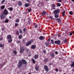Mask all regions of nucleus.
I'll use <instances>...</instances> for the list:
<instances>
[{
	"mask_svg": "<svg viewBox=\"0 0 74 74\" xmlns=\"http://www.w3.org/2000/svg\"><path fill=\"white\" fill-rule=\"evenodd\" d=\"M27 62L26 60H22L19 61L18 63V68H20L21 66H22V65L24 64H27Z\"/></svg>",
	"mask_w": 74,
	"mask_h": 74,
	"instance_id": "1",
	"label": "nucleus"
},
{
	"mask_svg": "<svg viewBox=\"0 0 74 74\" xmlns=\"http://www.w3.org/2000/svg\"><path fill=\"white\" fill-rule=\"evenodd\" d=\"M59 12H60V10L58 9L54 11V15H56L57 14H59Z\"/></svg>",
	"mask_w": 74,
	"mask_h": 74,
	"instance_id": "2",
	"label": "nucleus"
},
{
	"mask_svg": "<svg viewBox=\"0 0 74 74\" xmlns=\"http://www.w3.org/2000/svg\"><path fill=\"white\" fill-rule=\"evenodd\" d=\"M3 14L5 15H7L8 14V11L7 10V9H5L3 11Z\"/></svg>",
	"mask_w": 74,
	"mask_h": 74,
	"instance_id": "3",
	"label": "nucleus"
},
{
	"mask_svg": "<svg viewBox=\"0 0 74 74\" xmlns=\"http://www.w3.org/2000/svg\"><path fill=\"white\" fill-rule=\"evenodd\" d=\"M44 69L46 71H47V72H48V71H49V68H48L47 65L45 66Z\"/></svg>",
	"mask_w": 74,
	"mask_h": 74,
	"instance_id": "4",
	"label": "nucleus"
},
{
	"mask_svg": "<svg viewBox=\"0 0 74 74\" xmlns=\"http://www.w3.org/2000/svg\"><path fill=\"white\" fill-rule=\"evenodd\" d=\"M6 38L7 40H10V39H12V36L10 35H8L7 36Z\"/></svg>",
	"mask_w": 74,
	"mask_h": 74,
	"instance_id": "5",
	"label": "nucleus"
},
{
	"mask_svg": "<svg viewBox=\"0 0 74 74\" xmlns=\"http://www.w3.org/2000/svg\"><path fill=\"white\" fill-rule=\"evenodd\" d=\"M61 41L59 40H58V41H55L54 42V43L56 44H58V45H59L60 44V43Z\"/></svg>",
	"mask_w": 74,
	"mask_h": 74,
	"instance_id": "6",
	"label": "nucleus"
},
{
	"mask_svg": "<svg viewBox=\"0 0 74 74\" xmlns=\"http://www.w3.org/2000/svg\"><path fill=\"white\" fill-rule=\"evenodd\" d=\"M0 17L1 19H4L5 17V15H4L3 13V14L0 16Z\"/></svg>",
	"mask_w": 74,
	"mask_h": 74,
	"instance_id": "7",
	"label": "nucleus"
},
{
	"mask_svg": "<svg viewBox=\"0 0 74 74\" xmlns=\"http://www.w3.org/2000/svg\"><path fill=\"white\" fill-rule=\"evenodd\" d=\"M39 39L40 40H43L45 39V38L42 36H40Z\"/></svg>",
	"mask_w": 74,
	"mask_h": 74,
	"instance_id": "8",
	"label": "nucleus"
},
{
	"mask_svg": "<svg viewBox=\"0 0 74 74\" xmlns=\"http://www.w3.org/2000/svg\"><path fill=\"white\" fill-rule=\"evenodd\" d=\"M30 5V4L29 3H26L24 4L25 7H28Z\"/></svg>",
	"mask_w": 74,
	"mask_h": 74,
	"instance_id": "9",
	"label": "nucleus"
},
{
	"mask_svg": "<svg viewBox=\"0 0 74 74\" xmlns=\"http://www.w3.org/2000/svg\"><path fill=\"white\" fill-rule=\"evenodd\" d=\"M33 42L31 41H29L26 44V46H29V45H30V44H31V43H32V42Z\"/></svg>",
	"mask_w": 74,
	"mask_h": 74,
	"instance_id": "10",
	"label": "nucleus"
},
{
	"mask_svg": "<svg viewBox=\"0 0 74 74\" xmlns=\"http://www.w3.org/2000/svg\"><path fill=\"white\" fill-rule=\"evenodd\" d=\"M23 51H24V48L21 47V48L20 49V53H23Z\"/></svg>",
	"mask_w": 74,
	"mask_h": 74,
	"instance_id": "11",
	"label": "nucleus"
},
{
	"mask_svg": "<svg viewBox=\"0 0 74 74\" xmlns=\"http://www.w3.org/2000/svg\"><path fill=\"white\" fill-rule=\"evenodd\" d=\"M18 5L19 6H21L22 5V2L21 1H19L18 2Z\"/></svg>",
	"mask_w": 74,
	"mask_h": 74,
	"instance_id": "12",
	"label": "nucleus"
},
{
	"mask_svg": "<svg viewBox=\"0 0 74 74\" xmlns=\"http://www.w3.org/2000/svg\"><path fill=\"white\" fill-rule=\"evenodd\" d=\"M38 55L36 54L34 56V58L36 59H38Z\"/></svg>",
	"mask_w": 74,
	"mask_h": 74,
	"instance_id": "13",
	"label": "nucleus"
},
{
	"mask_svg": "<svg viewBox=\"0 0 74 74\" xmlns=\"http://www.w3.org/2000/svg\"><path fill=\"white\" fill-rule=\"evenodd\" d=\"M47 14V12L45 11H43L42 14L41 15L43 16V15H45Z\"/></svg>",
	"mask_w": 74,
	"mask_h": 74,
	"instance_id": "14",
	"label": "nucleus"
},
{
	"mask_svg": "<svg viewBox=\"0 0 74 74\" xmlns=\"http://www.w3.org/2000/svg\"><path fill=\"white\" fill-rule=\"evenodd\" d=\"M36 46L34 45H32L31 47L32 49H34L36 48Z\"/></svg>",
	"mask_w": 74,
	"mask_h": 74,
	"instance_id": "15",
	"label": "nucleus"
},
{
	"mask_svg": "<svg viewBox=\"0 0 74 74\" xmlns=\"http://www.w3.org/2000/svg\"><path fill=\"white\" fill-rule=\"evenodd\" d=\"M35 68L36 71H38L39 70V66H36Z\"/></svg>",
	"mask_w": 74,
	"mask_h": 74,
	"instance_id": "16",
	"label": "nucleus"
},
{
	"mask_svg": "<svg viewBox=\"0 0 74 74\" xmlns=\"http://www.w3.org/2000/svg\"><path fill=\"white\" fill-rule=\"evenodd\" d=\"M48 61V58H45L43 61L44 62H47Z\"/></svg>",
	"mask_w": 74,
	"mask_h": 74,
	"instance_id": "17",
	"label": "nucleus"
},
{
	"mask_svg": "<svg viewBox=\"0 0 74 74\" xmlns=\"http://www.w3.org/2000/svg\"><path fill=\"white\" fill-rule=\"evenodd\" d=\"M72 64L71 65V67H74V61L72 62Z\"/></svg>",
	"mask_w": 74,
	"mask_h": 74,
	"instance_id": "18",
	"label": "nucleus"
},
{
	"mask_svg": "<svg viewBox=\"0 0 74 74\" xmlns=\"http://www.w3.org/2000/svg\"><path fill=\"white\" fill-rule=\"evenodd\" d=\"M49 43L48 42H45V45H46V47H48L49 45Z\"/></svg>",
	"mask_w": 74,
	"mask_h": 74,
	"instance_id": "19",
	"label": "nucleus"
},
{
	"mask_svg": "<svg viewBox=\"0 0 74 74\" xmlns=\"http://www.w3.org/2000/svg\"><path fill=\"white\" fill-rule=\"evenodd\" d=\"M19 39H21L22 38V35L21 34L18 37Z\"/></svg>",
	"mask_w": 74,
	"mask_h": 74,
	"instance_id": "20",
	"label": "nucleus"
},
{
	"mask_svg": "<svg viewBox=\"0 0 74 74\" xmlns=\"http://www.w3.org/2000/svg\"><path fill=\"white\" fill-rule=\"evenodd\" d=\"M32 61V62L33 63H36V61H35V60L33 58H32L31 59Z\"/></svg>",
	"mask_w": 74,
	"mask_h": 74,
	"instance_id": "21",
	"label": "nucleus"
},
{
	"mask_svg": "<svg viewBox=\"0 0 74 74\" xmlns=\"http://www.w3.org/2000/svg\"><path fill=\"white\" fill-rule=\"evenodd\" d=\"M56 21H57L58 22H60V21H61V20H60V18H56Z\"/></svg>",
	"mask_w": 74,
	"mask_h": 74,
	"instance_id": "22",
	"label": "nucleus"
},
{
	"mask_svg": "<svg viewBox=\"0 0 74 74\" xmlns=\"http://www.w3.org/2000/svg\"><path fill=\"white\" fill-rule=\"evenodd\" d=\"M50 56L53 58H54L55 57V54L53 53H52L50 54Z\"/></svg>",
	"mask_w": 74,
	"mask_h": 74,
	"instance_id": "23",
	"label": "nucleus"
},
{
	"mask_svg": "<svg viewBox=\"0 0 74 74\" xmlns=\"http://www.w3.org/2000/svg\"><path fill=\"white\" fill-rule=\"evenodd\" d=\"M5 23H8V22H9V20L8 19H6L5 20Z\"/></svg>",
	"mask_w": 74,
	"mask_h": 74,
	"instance_id": "24",
	"label": "nucleus"
},
{
	"mask_svg": "<svg viewBox=\"0 0 74 74\" xmlns=\"http://www.w3.org/2000/svg\"><path fill=\"white\" fill-rule=\"evenodd\" d=\"M5 8V6L3 5L1 7V10H3Z\"/></svg>",
	"mask_w": 74,
	"mask_h": 74,
	"instance_id": "25",
	"label": "nucleus"
},
{
	"mask_svg": "<svg viewBox=\"0 0 74 74\" xmlns=\"http://www.w3.org/2000/svg\"><path fill=\"white\" fill-rule=\"evenodd\" d=\"M12 41V39H10V40H8V42L9 43H11Z\"/></svg>",
	"mask_w": 74,
	"mask_h": 74,
	"instance_id": "26",
	"label": "nucleus"
},
{
	"mask_svg": "<svg viewBox=\"0 0 74 74\" xmlns=\"http://www.w3.org/2000/svg\"><path fill=\"white\" fill-rule=\"evenodd\" d=\"M65 11H64L63 12H62V16H64V15H65Z\"/></svg>",
	"mask_w": 74,
	"mask_h": 74,
	"instance_id": "27",
	"label": "nucleus"
},
{
	"mask_svg": "<svg viewBox=\"0 0 74 74\" xmlns=\"http://www.w3.org/2000/svg\"><path fill=\"white\" fill-rule=\"evenodd\" d=\"M9 10L10 11H12V10H13V9H12V8H11V7L9 8Z\"/></svg>",
	"mask_w": 74,
	"mask_h": 74,
	"instance_id": "28",
	"label": "nucleus"
},
{
	"mask_svg": "<svg viewBox=\"0 0 74 74\" xmlns=\"http://www.w3.org/2000/svg\"><path fill=\"white\" fill-rule=\"evenodd\" d=\"M13 53L15 55H16V54H17V53L16 52V51H14L13 52Z\"/></svg>",
	"mask_w": 74,
	"mask_h": 74,
	"instance_id": "29",
	"label": "nucleus"
},
{
	"mask_svg": "<svg viewBox=\"0 0 74 74\" xmlns=\"http://www.w3.org/2000/svg\"><path fill=\"white\" fill-rule=\"evenodd\" d=\"M19 33L20 34H22V33L23 32H22V31L21 29H20L19 30Z\"/></svg>",
	"mask_w": 74,
	"mask_h": 74,
	"instance_id": "30",
	"label": "nucleus"
},
{
	"mask_svg": "<svg viewBox=\"0 0 74 74\" xmlns=\"http://www.w3.org/2000/svg\"><path fill=\"white\" fill-rule=\"evenodd\" d=\"M54 16L56 18H58V17H59V15L58 14L55 15Z\"/></svg>",
	"mask_w": 74,
	"mask_h": 74,
	"instance_id": "31",
	"label": "nucleus"
},
{
	"mask_svg": "<svg viewBox=\"0 0 74 74\" xmlns=\"http://www.w3.org/2000/svg\"><path fill=\"white\" fill-rule=\"evenodd\" d=\"M4 2H5V0H3L1 1V4H3Z\"/></svg>",
	"mask_w": 74,
	"mask_h": 74,
	"instance_id": "32",
	"label": "nucleus"
},
{
	"mask_svg": "<svg viewBox=\"0 0 74 74\" xmlns=\"http://www.w3.org/2000/svg\"><path fill=\"white\" fill-rule=\"evenodd\" d=\"M64 41L65 42V43H66V42H67V39H65L64 40Z\"/></svg>",
	"mask_w": 74,
	"mask_h": 74,
	"instance_id": "33",
	"label": "nucleus"
},
{
	"mask_svg": "<svg viewBox=\"0 0 74 74\" xmlns=\"http://www.w3.org/2000/svg\"><path fill=\"white\" fill-rule=\"evenodd\" d=\"M42 52L44 53H45H45H46V50H43Z\"/></svg>",
	"mask_w": 74,
	"mask_h": 74,
	"instance_id": "34",
	"label": "nucleus"
},
{
	"mask_svg": "<svg viewBox=\"0 0 74 74\" xmlns=\"http://www.w3.org/2000/svg\"><path fill=\"white\" fill-rule=\"evenodd\" d=\"M61 5V4L60 3H58L57 4V6L58 7H60V6Z\"/></svg>",
	"mask_w": 74,
	"mask_h": 74,
	"instance_id": "35",
	"label": "nucleus"
},
{
	"mask_svg": "<svg viewBox=\"0 0 74 74\" xmlns=\"http://www.w3.org/2000/svg\"><path fill=\"white\" fill-rule=\"evenodd\" d=\"M21 40H17V44H19V43H21Z\"/></svg>",
	"mask_w": 74,
	"mask_h": 74,
	"instance_id": "36",
	"label": "nucleus"
},
{
	"mask_svg": "<svg viewBox=\"0 0 74 74\" xmlns=\"http://www.w3.org/2000/svg\"><path fill=\"white\" fill-rule=\"evenodd\" d=\"M73 14V12L71 11L69 12V14H70V15H72Z\"/></svg>",
	"mask_w": 74,
	"mask_h": 74,
	"instance_id": "37",
	"label": "nucleus"
},
{
	"mask_svg": "<svg viewBox=\"0 0 74 74\" xmlns=\"http://www.w3.org/2000/svg\"><path fill=\"white\" fill-rule=\"evenodd\" d=\"M16 34L17 35L19 34V31H16Z\"/></svg>",
	"mask_w": 74,
	"mask_h": 74,
	"instance_id": "38",
	"label": "nucleus"
},
{
	"mask_svg": "<svg viewBox=\"0 0 74 74\" xmlns=\"http://www.w3.org/2000/svg\"><path fill=\"white\" fill-rule=\"evenodd\" d=\"M51 42H52V44H54V43L53 42H54L53 40H51Z\"/></svg>",
	"mask_w": 74,
	"mask_h": 74,
	"instance_id": "39",
	"label": "nucleus"
},
{
	"mask_svg": "<svg viewBox=\"0 0 74 74\" xmlns=\"http://www.w3.org/2000/svg\"><path fill=\"white\" fill-rule=\"evenodd\" d=\"M38 27V24H36L35 25V27L37 28Z\"/></svg>",
	"mask_w": 74,
	"mask_h": 74,
	"instance_id": "40",
	"label": "nucleus"
},
{
	"mask_svg": "<svg viewBox=\"0 0 74 74\" xmlns=\"http://www.w3.org/2000/svg\"><path fill=\"white\" fill-rule=\"evenodd\" d=\"M3 47V44L2 43H1L0 44V48H1Z\"/></svg>",
	"mask_w": 74,
	"mask_h": 74,
	"instance_id": "41",
	"label": "nucleus"
},
{
	"mask_svg": "<svg viewBox=\"0 0 74 74\" xmlns=\"http://www.w3.org/2000/svg\"><path fill=\"white\" fill-rule=\"evenodd\" d=\"M16 22L17 23H18V22H19V19H17L16 20Z\"/></svg>",
	"mask_w": 74,
	"mask_h": 74,
	"instance_id": "42",
	"label": "nucleus"
},
{
	"mask_svg": "<svg viewBox=\"0 0 74 74\" xmlns=\"http://www.w3.org/2000/svg\"><path fill=\"white\" fill-rule=\"evenodd\" d=\"M23 32H25V31H26V28H24L23 29Z\"/></svg>",
	"mask_w": 74,
	"mask_h": 74,
	"instance_id": "43",
	"label": "nucleus"
},
{
	"mask_svg": "<svg viewBox=\"0 0 74 74\" xmlns=\"http://www.w3.org/2000/svg\"><path fill=\"white\" fill-rule=\"evenodd\" d=\"M26 1H27V2H28V3H30V1L29 0H26Z\"/></svg>",
	"mask_w": 74,
	"mask_h": 74,
	"instance_id": "44",
	"label": "nucleus"
},
{
	"mask_svg": "<svg viewBox=\"0 0 74 74\" xmlns=\"http://www.w3.org/2000/svg\"><path fill=\"white\" fill-rule=\"evenodd\" d=\"M31 11H32V9H29L28 10V12H30Z\"/></svg>",
	"mask_w": 74,
	"mask_h": 74,
	"instance_id": "45",
	"label": "nucleus"
},
{
	"mask_svg": "<svg viewBox=\"0 0 74 74\" xmlns=\"http://www.w3.org/2000/svg\"><path fill=\"white\" fill-rule=\"evenodd\" d=\"M18 23H15V26H18Z\"/></svg>",
	"mask_w": 74,
	"mask_h": 74,
	"instance_id": "46",
	"label": "nucleus"
},
{
	"mask_svg": "<svg viewBox=\"0 0 74 74\" xmlns=\"http://www.w3.org/2000/svg\"><path fill=\"white\" fill-rule=\"evenodd\" d=\"M55 53L56 55H58V52L57 51H55Z\"/></svg>",
	"mask_w": 74,
	"mask_h": 74,
	"instance_id": "47",
	"label": "nucleus"
},
{
	"mask_svg": "<svg viewBox=\"0 0 74 74\" xmlns=\"http://www.w3.org/2000/svg\"><path fill=\"white\" fill-rule=\"evenodd\" d=\"M55 71L56 72H58V69L57 68L56 69Z\"/></svg>",
	"mask_w": 74,
	"mask_h": 74,
	"instance_id": "48",
	"label": "nucleus"
},
{
	"mask_svg": "<svg viewBox=\"0 0 74 74\" xmlns=\"http://www.w3.org/2000/svg\"><path fill=\"white\" fill-rule=\"evenodd\" d=\"M3 40V38H0V41H1V40Z\"/></svg>",
	"mask_w": 74,
	"mask_h": 74,
	"instance_id": "49",
	"label": "nucleus"
},
{
	"mask_svg": "<svg viewBox=\"0 0 74 74\" xmlns=\"http://www.w3.org/2000/svg\"><path fill=\"white\" fill-rule=\"evenodd\" d=\"M52 10H55V7H52Z\"/></svg>",
	"mask_w": 74,
	"mask_h": 74,
	"instance_id": "50",
	"label": "nucleus"
},
{
	"mask_svg": "<svg viewBox=\"0 0 74 74\" xmlns=\"http://www.w3.org/2000/svg\"><path fill=\"white\" fill-rule=\"evenodd\" d=\"M50 18L51 19H53V17L52 16H50Z\"/></svg>",
	"mask_w": 74,
	"mask_h": 74,
	"instance_id": "51",
	"label": "nucleus"
},
{
	"mask_svg": "<svg viewBox=\"0 0 74 74\" xmlns=\"http://www.w3.org/2000/svg\"><path fill=\"white\" fill-rule=\"evenodd\" d=\"M52 63H50L49 64V66H51V65H52Z\"/></svg>",
	"mask_w": 74,
	"mask_h": 74,
	"instance_id": "52",
	"label": "nucleus"
},
{
	"mask_svg": "<svg viewBox=\"0 0 74 74\" xmlns=\"http://www.w3.org/2000/svg\"><path fill=\"white\" fill-rule=\"evenodd\" d=\"M29 50L28 49H26V52H29Z\"/></svg>",
	"mask_w": 74,
	"mask_h": 74,
	"instance_id": "53",
	"label": "nucleus"
},
{
	"mask_svg": "<svg viewBox=\"0 0 74 74\" xmlns=\"http://www.w3.org/2000/svg\"><path fill=\"white\" fill-rule=\"evenodd\" d=\"M0 66H1V68H2V67H3V66L2 65V64H0Z\"/></svg>",
	"mask_w": 74,
	"mask_h": 74,
	"instance_id": "54",
	"label": "nucleus"
},
{
	"mask_svg": "<svg viewBox=\"0 0 74 74\" xmlns=\"http://www.w3.org/2000/svg\"><path fill=\"white\" fill-rule=\"evenodd\" d=\"M53 7H56V5H55L54 4L53 5Z\"/></svg>",
	"mask_w": 74,
	"mask_h": 74,
	"instance_id": "55",
	"label": "nucleus"
},
{
	"mask_svg": "<svg viewBox=\"0 0 74 74\" xmlns=\"http://www.w3.org/2000/svg\"><path fill=\"white\" fill-rule=\"evenodd\" d=\"M1 30H2V31H3V30H4V28H2L1 29Z\"/></svg>",
	"mask_w": 74,
	"mask_h": 74,
	"instance_id": "56",
	"label": "nucleus"
},
{
	"mask_svg": "<svg viewBox=\"0 0 74 74\" xmlns=\"http://www.w3.org/2000/svg\"><path fill=\"white\" fill-rule=\"evenodd\" d=\"M70 34H69V36H72V33H71L70 32Z\"/></svg>",
	"mask_w": 74,
	"mask_h": 74,
	"instance_id": "57",
	"label": "nucleus"
},
{
	"mask_svg": "<svg viewBox=\"0 0 74 74\" xmlns=\"http://www.w3.org/2000/svg\"><path fill=\"white\" fill-rule=\"evenodd\" d=\"M62 1V0H59L58 1V2H61Z\"/></svg>",
	"mask_w": 74,
	"mask_h": 74,
	"instance_id": "58",
	"label": "nucleus"
},
{
	"mask_svg": "<svg viewBox=\"0 0 74 74\" xmlns=\"http://www.w3.org/2000/svg\"><path fill=\"white\" fill-rule=\"evenodd\" d=\"M22 74H26V73H25V72H23L22 73Z\"/></svg>",
	"mask_w": 74,
	"mask_h": 74,
	"instance_id": "59",
	"label": "nucleus"
},
{
	"mask_svg": "<svg viewBox=\"0 0 74 74\" xmlns=\"http://www.w3.org/2000/svg\"><path fill=\"white\" fill-rule=\"evenodd\" d=\"M58 37H60V34H58Z\"/></svg>",
	"mask_w": 74,
	"mask_h": 74,
	"instance_id": "60",
	"label": "nucleus"
},
{
	"mask_svg": "<svg viewBox=\"0 0 74 74\" xmlns=\"http://www.w3.org/2000/svg\"><path fill=\"white\" fill-rule=\"evenodd\" d=\"M28 56H31V54H29Z\"/></svg>",
	"mask_w": 74,
	"mask_h": 74,
	"instance_id": "61",
	"label": "nucleus"
},
{
	"mask_svg": "<svg viewBox=\"0 0 74 74\" xmlns=\"http://www.w3.org/2000/svg\"><path fill=\"white\" fill-rule=\"evenodd\" d=\"M73 2H74V0H71Z\"/></svg>",
	"mask_w": 74,
	"mask_h": 74,
	"instance_id": "62",
	"label": "nucleus"
},
{
	"mask_svg": "<svg viewBox=\"0 0 74 74\" xmlns=\"http://www.w3.org/2000/svg\"><path fill=\"white\" fill-rule=\"evenodd\" d=\"M50 41V39H48V41Z\"/></svg>",
	"mask_w": 74,
	"mask_h": 74,
	"instance_id": "63",
	"label": "nucleus"
},
{
	"mask_svg": "<svg viewBox=\"0 0 74 74\" xmlns=\"http://www.w3.org/2000/svg\"><path fill=\"white\" fill-rule=\"evenodd\" d=\"M28 23H29V24H30V21H28Z\"/></svg>",
	"mask_w": 74,
	"mask_h": 74,
	"instance_id": "64",
	"label": "nucleus"
}]
</instances>
